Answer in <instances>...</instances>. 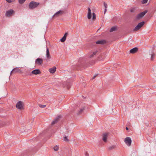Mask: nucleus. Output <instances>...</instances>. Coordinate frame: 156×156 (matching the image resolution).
Returning a JSON list of instances; mask_svg holds the SVG:
<instances>
[{"instance_id":"b1692460","label":"nucleus","mask_w":156,"mask_h":156,"mask_svg":"<svg viewBox=\"0 0 156 156\" xmlns=\"http://www.w3.org/2000/svg\"><path fill=\"white\" fill-rule=\"evenodd\" d=\"M115 148V146L114 145H113L109 147V150H112L114 149Z\"/></svg>"},{"instance_id":"7ed1b4c3","label":"nucleus","mask_w":156,"mask_h":156,"mask_svg":"<svg viewBox=\"0 0 156 156\" xmlns=\"http://www.w3.org/2000/svg\"><path fill=\"white\" fill-rule=\"evenodd\" d=\"M145 23L143 21L139 23L133 29L134 31H137L139 30Z\"/></svg>"},{"instance_id":"473e14b6","label":"nucleus","mask_w":156,"mask_h":156,"mask_svg":"<svg viewBox=\"0 0 156 156\" xmlns=\"http://www.w3.org/2000/svg\"><path fill=\"white\" fill-rule=\"evenodd\" d=\"M66 84L67 85V86H66L67 88L68 89H69L70 88V87L68 86V84H69L67 83Z\"/></svg>"},{"instance_id":"393cba45","label":"nucleus","mask_w":156,"mask_h":156,"mask_svg":"<svg viewBox=\"0 0 156 156\" xmlns=\"http://www.w3.org/2000/svg\"><path fill=\"white\" fill-rule=\"evenodd\" d=\"M63 140L67 142L69 141L67 137L66 136H65L63 138Z\"/></svg>"},{"instance_id":"4be33fe9","label":"nucleus","mask_w":156,"mask_h":156,"mask_svg":"<svg viewBox=\"0 0 156 156\" xmlns=\"http://www.w3.org/2000/svg\"><path fill=\"white\" fill-rule=\"evenodd\" d=\"M116 28L115 27H112L110 31V32H112L115 31L116 30Z\"/></svg>"},{"instance_id":"a878e982","label":"nucleus","mask_w":156,"mask_h":156,"mask_svg":"<svg viewBox=\"0 0 156 156\" xmlns=\"http://www.w3.org/2000/svg\"><path fill=\"white\" fill-rule=\"evenodd\" d=\"M148 0H142V4H145L147 2Z\"/></svg>"},{"instance_id":"aec40b11","label":"nucleus","mask_w":156,"mask_h":156,"mask_svg":"<svg viewBox=\"0 0 156 156\" xmlns=\"http://www.w3.org/2000/svg\"><path fill=\"white\" fill-rule=\"evenodd\" d=\"M54 150L55 151H58L59 149L58 146V145H56L54 147Z\"/></svg>"},{"instance_id":"e433bc0d","label":"nucleus","mask_w":156,"mask_h":156,"mask_svg":"<svg viewBox=\"0 0 156 156\" xmlns=\"http://www.w3.org/2000/svg\"><path fill=\"white\" fill-rule=\"evenodd\" d=\"M107 9H105V12H106L107 11Z\"/></svg>"},{"instance_id":"5701e85b","label":"nucleus","mask_w":156,"mask_h":156,"mask_svg":"<svg viewBox=\"0 0 156 156\" xmlns=\"http://www.w3.org/2000/svg\"><path fill=\"white\" fill-rule=\"evenodd\" d=\"M26 0H19V2L20 4H22L24 3Z\"/></svg>"},{"instance_id":"cd10ccee","label":"nucleus","mask_w":156,"mask_h":156,"mask_svg":"<svg viewBox=\"0 0 156 156\" xmlns=\"http://www.w3.org/2000/svg\"><path fill=\"white\" fill-rule=\"evenodd\" d=\"M155 55V54H153L151 55V59L152 60H153L154 57Z\"/></svg>"},{"instance_id":"f257e3e1","label":"nucleus","mask_w":156,"mask_h":156,"mask_svg":"<svg viewBox=\"0 0 156 156\" xmlns=\"http://www.w3.org/2000/svg\"><path fill=\"white\" fill-rule=\"evenodd\" d=\"M39 5V2L32 1L29 3V8L30 9H33L37 8Z\"/></svg>"},{"instance_id":"0eeeda50","label":"nucleus","mask_w":156,"mask_h":156,"mask_svg":"<svg viewBox=\"0 0 156 156\" xmlns=\"http://www.w3.org/2000/svg\"><path fill=\"white\" fill-rule=\"evenodd\" d=\"M108 135V133H103L102 135V140L105 142H106L107 141Z\"/></svg>"},{"instance_id":"7c9ffc66","label":"nucleus","mask_w":156,"mask_h":156,"mask_svg":"<svg viewBox=\"0 0 156 156\" xmlns=\"http://www.w3.org/2000/svg\"><path fill=\"white\" fill-rule=\"evenodd\" d=\"M104 6L105 8H107L108 7V5L107 4H106L105 2H104Z\"/></svg>"},{"instance_id":"58836bf2","label":"nucleus","mask_w":156,"mask_h":156,"mask_svg":"<svg viewBox=\"0 0 156 156\" xmlns=\"http://www.w3.org/2000/svg\"><path fill=\"white\" fill-rule=\"evenodd\" d=\"M64 87H66V86L65 85L64 86Z\"/></svg>"},{"instance_id":"6e6552de","label":"nucleus","mask_w":156,"mask_h":156,"mask_svg":"<svg viewBox=\"0 0 156 156\" xmlns=\"http://www.w3.org/2000/svg\"><path fill=\"white\" fill-rule=\"evenodd\" d=\"M88 12L87 16L88 19L89 20H90L91 18L92 17V13L91 9L89 8H88Z\"/></svg>"},{"instance_id":"4c0bfd02","label":"nucleus","mask_w":156,"mask_h":156,"mask_svg":"<svg viewBox=\"0 0 156 156\" xmlns=\"http://www.w3.org/2000/svg\"><path fill=\"white\" fill-rule=\"evenodd\" d=\"M126 129L127 130H128L129 129L127 127H126Z\"/></svg>"},{"instance_id":"39448f33","label":"nucleus","mask_w":156,"mask_h":156,"mask_svg":"<svg viewBox=\"0 0 156 156\" xmlns=\"http://www.w3.org/2000/svg\"><path fill=\"white\" fill-rule=\"evenodd\" d=\"M147 12V10H145L143 12H142L140 14H139L137 16V19H139L142 18L144 16V15Z\"/></svg>"},{"instance_id":"72a5a7b5","label":"nucleus","mask_w":156,"mask_h":156,"mask_svg":"<svg viewBox=\"0 0 156 156\" xmlns=\"http://www.w3.org/2000/svg\"><path fill=\"white\" fill-rule=\"evenodd\" d=\"M97 75H95L94 76V77L92 78V79H94L95 78V77L97 76Z\"/></svg>"},{"instance_id":"f03ea898","label":"nucleus","mask_w":156,"mask_h":156,"mask_svg":"<svg viewBox=\"0 0 156 156\" xmlns=\"http://www.w3.org/2000/svg\"><path fill=\"white\" fill-rule=\"evenodd\" d=\"M16 107L19 110H23L24 109V103L22 101H19L16 104Z\"/></svg>"},{"instance_id":"2eb2a0df","label":"nucleus","mask_w":156,"mask_h":156,"mask_svg":"<svg viewBox=\"0 0 156 156\" xmlns=\"http://www.w3.org/2000/svg\"><path fill=\"white\" fill-rule=\"evenodd\" d=\"M67 35L68 33L67 32L65 33L64 36L60 40V41L62 42H64L66 41Z\"/></svg>"},{"instance_id":"f8f14e48","label":"nucleus","mask_w":156,"mask_h":156,"mask_svg":"<svg viewBox=\"0 0 156 156\" xmlns=\"http://www.w3.org/2000/svg\"><path fill=\"white\" fill-rule=\"evenodd\" d=\"M138 51V48L136 47L133 48L129 51V52L131 54H134L136 53Z\"/></svg>"},{"instance_id":"c9c22d12","label":"nucleus","mask_w":156,"mask_h":156,"mask_svg":"<svg viewBox=\"0 0 156 156\" xmlns=\"http://www.w3.org/2000/svg\"><path fill=\"white\" fill-rule=\"evenodd\" d=\"M133 11H134L133 9H131V10H130V11L131 12H133Z\"/></svg>"},{"instance_id":"bb28decb","label":"nucleus","mask_w":156,"mask_h":156,"mask_svg":"<svg viewBox=\"0 0 156 156\" xmlns=\"http://www.w3.org/2000/svg\"><path fill=\"white\" fill-rule=\"evenodd\" d=\"M39 106L41 108H44L46 106V105H39Z\"/></svg>"},{"instance_id":"dca6fc26","label":"nucleus","mask_w":156,"mask_h":156,"mask_svg":"<svg viewBox=\"0 0 156 156\" xmlns=\"http://www.w3.org/2000/svg\"><path fill=\"white\" fill-rule=\"evenodd\" d=\"M56 68L54 66L52 68L50 69L49 70V72L51 73H54L56 71Z\"/></svg>"},{"instance_id":"f3484780","label":"nucleus","mask_w":156,"mask_h":156,"mask_svg":"<svg viewBox=\"0 0 156 156\" xmlns=\"http://www.w3.org/2000/svg\"><path fill=\"white\" fill-rule=\"evenodd\" d=\"M46 57L48 59H50L51 58L50 55L48 48L46 49Z\"/></svg>"},{"instance_id":"ddd939ff","label":"nucleus","mask_w":156,"mask_h":156,"mask_svg":"<svg viewBox=\"0 0 156 156\" xmlns=\"http://www.w3.org/2000/svg\"><path fill=\"white\" fill-rule=\"evenodd\" d=\"M105 58V55L103 54H101L98 57V59L99 61H103Z\"/></svg>"},{"instance_id":"a211bd4d","label":"nucleus","mask_w":156,"mask_h":156,"mask_svg":"<svg viewBox=\"0 0 156 156\" xmlns=\"http://www.w3.org/2000/svg\"><path fill=\"white\" fill-rule=\"evenodd\" d=\"M85 107H83L80 108V110L78 112L77 114L78 115H80L81 114L85 109Z\"/></svg>"},{"instance_id":"c85d7f7f","label":"nucleus","mask_w":156,"mask_h":156,"mask_svg":"<svg viewBox=\"0 0 156 156\" xmlns=\"http://www.w3.org/2000/svg\"><path fill=\"white\" fill-rule=\"evenodd\" d=\"M6 1L9 3L12 2L14 1L13 0H6Z\"/></svg>"},{"instance_id":"423d86ee","label":"nucleus","mask_w":156,"mask_h":156,"mask_svg":"<svg viewBox=\"0 0 156 156\" xmlns=\"http://www.w3.org/2000/svg\"><path fill=\"white\" fill-rule=\"evenodd\" d=\"M43 59L40 58H37L35 61V64L38 65H41L43 64Z\"/></svg>"},{"instance_id":"9d476101","label":"nucleus","mask_w":156,"mask_h":156,"mask_svg":"<svg viewBox=\"0 0 156 156\" xmlns=\"http://www.w3.org/2000/svg\"><path fill=\"white\" fill-rule=\"evenodd\" d=\"M31 73L33 74L37 75L40 74L41 73V72L39 69H36L33 70L31 72Z\"/></svg>"},{"instance_id":"412c9836","label":"nucleus","mask_w":156,"mask_h":156,"mask_svg":"<svg viewBox=\"0 0 156 156\" xmlns=\"http://www.w3.org/2000/svg\"><path fill=\"white\" fill-rule=\"evenodd\" d=\"M92 16H93V17H92V19L94 21V20H95V19H96V16L95 14L93 12L92 13Z\"/></svg>"},{"instance_id":"c756f323","label":"nucleus","mask_w":156,"mask_h":156,"mask_svg":"<svg viewBox=\"0 0 156 156\" xmlns=\"http://www.w3.org/2000/svg\"><path fill=\"white\" fill-rule=\"evenodd\" d=\"M61 12L60 11H59L58 12H57L55 14V15H58V14H59Z\"/></svg>"},{"instance_id":"4468645a","label":"nucleus","mask_w":156,"mask_h":156,"mask_svg":"<svg viewBox=\"0 0 156 156\" xmlns=\"http://www.w3.org/2000/svg\"><path fill=\"white\" fill-rule=\"evenodd\" d=\"M105 41L103 40H99L96 42V44H105Z\"/></svg>"},{"instance_id":"9b49d317","label":"nucleus","mask_w":156,"mask_h":156,"mask_svg":"<svg viewBox=\"0 0 156 156\" xmlns=\"http://www.w3.org/2000/svg\"><path fill=\"white\" fill-rule=\"evenodd\" d=\"M61 116H59L58 117H57L56 119H55V120L51 122V125H53L56 123H57L58 122L59 120L61 118Z\"/></svg>"},{"instance_id":"20e7f679","label":"nucleus","mask_w":156,"mask_h":156,"mask_svg":"<svg viewBox=\"0 0 156 156\" xmlns=\"http://www.w3.org/2000/svg\"><path fill=\"white\" fill-rule=\"evenodd\" d=\"M124 142L128 146H130L131 144L132 140L129 137H127L124 139Z\"/></svg>"},{"instance_id":"f704fd0d","label":"nucleus","mask_w":156,"mask_h":156,"mask_svg":"<svg viewBox=\"0 0 156 156\" xmlns=\"http://www.w3.org/2000/svg\"><path fill=\"white\" fill-rule=\"evenodd\" d=\"M94 55H93V54H92L90 55V57L91 58L92 57L94 56Z\"/></svg>"},{"instance_id":"6ab92c4d","label":"nucleus","mask_w":156,"mask_h":156,"mask_svg":"<svg viewBox=\"0 0 156 156\" xmlns=\"http://www.w3.org/2000/svg\"><path fill=\"white\" fill-rule=\"evenodd\" d=\"M20 69H19V68H16L12 70V71L11 72V73L12 72H20Z\"/></svg>"},{"instance_id":"2f4dec72","label":"nucleus","mask_w":156,"mask_h":156,"mask_svg":"<svg viewBox=\"0 0 156 156\" xmlns=\"http://www.w3.org/2000/svg\"><path fill=\"white\" fill-rule=\"evenodd\" d=\"M97 53V51H94L93 52V54L94 55H95Z\"/></svg>"},{"instance_id":"1a4fd4ad","label":"nucleus","mask_w":156,"mask_h":156,"mask_svg":"<svg viewBox=\"0 0 156 156\" xmlns=\"http://www.w3.org/2000/svg\"><path fill=\"white\" fill-rule=\"evenodd\" d=\"M14 12L13 10L10 9L7 11L6 15L7 16H10Z\"/></svg>"}]
</instances>
